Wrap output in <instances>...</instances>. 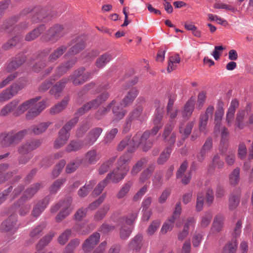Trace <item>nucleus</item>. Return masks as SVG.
Listing matches in <instances>:
<instances>
[{
    "label": "nucleus",
    "instance_id": "nucleus-52",
    "mask_svg": "<svg viewBox=\"0 0 253 253\" xmlns=\"http://www.w3.org/2000/svg\"><path fill=\"white\" fill-rule=\"evenodd\" d=\"M118 132V129L117 128H113L108 130L104 137V142L105 144L111 143L115 138L116 135Z\"/></svg>",
    "mask_w": 253,
    "mask_h": 253
},
{
    "label": "nucleus",
    "instance_id": "nucleus-3",
    "mask_svg": "<svg viewBox=\"0 0 253 253\" xmlns=\"http://www.w3.org/2000/svg\"><path fill=\"white\" fill-rule=\"evenodd\" d=\"M72 201V199L68 198L63 201L59 202L56 205L51 207L50 210L52 213H54L60 209V212L55 218L57 222H61L71 213L73 209V207L71 206Z\"/></svg>",
    "mask_w": 253,
    "mask_h": 253
},
{
    "label": "nucleus",
    "instance_id": "nucleus-42",
    "mask_svg": "<svg viewBox=\"0 0 253 253\" xmlns=\"http://www.w3.org/2000/svg\"><path fill=\"white\" fill-rule=\"evenodd\" d=\"M132 230L133 228L131 226H128V225H122L119 231L120 238L124 240H127L130 236Z\"/></svg>",
    "mask_w": 253,
    "mask_h": 253
},
{
    "label": "nucleus",
    "instance_id": "nucleus-49",
    "mask_svg": "<svg viewBox=\"0 0 253 253\" xmlns=\"http://www.w3.org/2000/svg\"><path fill=\"white\" fill-rule=\"evenodd\" d=\"M45 227V223H41L36 227L33 228L30 231V236L33 239L38 238L41 232Z\"/></svg>",
    "mask_w": 253,
    "mask_h": 253
},
{
    "label": "nucleus",
    "instance_id": "nucleus-53",
    "mask_svg": "<svg viewBox=\"0 0 253 253\" xmlns=\"http://www.w3.org/2000/svg\"><path fill=\"white\" fill-rule=\"evenodd\" d=\"M155 169V166L153 165L150 166L148 169L144 170L139 177V182L141 183H143L145 182L150 176L152 172Z\"/></svg>",
    "mask_w": 253,
    "mask_h": 253
},
{
    "label": "nucleus",
    "instance_id": "nucleus-4",
    "mask_svg": "<svg viewBox=\"0 0 253 253\" xmlns=\"http://www.w3.org/2000/svg\"><path fill=\"white\" fill-rule=\"evenodd\" d=\"M78 121V117H75L69 121L60 130L59 136L54 142V147L59 148L63 146L68 140L70 137L69 131Z\"/></svg>",
    "mask_w": 253,
    "mask_h": 253
},
{
    "label": "nucleus",
    "instance_id": "nucleus-2",
    "mask_svg": "<svg viewBox=\"0 0 253 253\" xmlns=\"http://www.w3.org/2000/svg\"><path fill=\"white\" fill-rule=\"evenodd\" d=\"M28 130L23 129L18 132L11 131L0 134V144L2 147H8L18 144L24 138Z\"/></svg>",
    "mask_w": 253,
    "mask_h": 253
},
{
    "label": "nucleus",
    "instance_id": "nucleus-26",
    "mask_svg": "<svg viewBox=\"0 0 253 253\" xmlns=\"http://www.w3.org/2000/svg\"><path fill=\"white\" fill-rule=\"evenodd\" d=\"M16 219L13 215L9 217L6 220L4 221L1 224L0 229L3 232H8L10 231L15 232L17 229L16 226Z\"/></svg>",
    "mask_w": 253,
    "mask_h": 253
},
{
    "label": "nucleus",
    "instance_id": "nucleus-32",
    "mask_svg": "<svg viewBox=\"0 0 253 253\" xmlns=\"http://www.w3.org/2000/svg\"><path fill=\"white\" fill-rule=\"evenodd\" d=\"M69 101V97H65L61 102L58 103L57 104L50 108V113L52 115L59 113L66 108Z\"/></svg>",
    "mask_w": 253,
    "mask_h": 253
},
{
    "label": "nucleus",
    "instance_id": "nucleus-16",
    "mask_svg": "<svg viewBox=\"0 0 253 253\" xmlns=\"http://www.w3.org/2000/svg\"><path fill=\"white\" fill-rule=\"evenodd\" d=\"M100 235L98 233H94L87 238L83 245V250L85 253L91 251L99 242Z\"/></svg>",
    "mask_w": 253,
    "mask_h": 253
},
{
    "label": "nucleus",
    "instance_id": "nucleus-29",
    "mask_svg": "<svg viewBox=\"0 0 253 253\" xmlns=\"http://www.w3.org/2000/svg\"><path fill=\"white\" fill-rule=\"evenodd\" d=\"M138 94V90L136 87L131 88L121 101V105L127 106L130 105Z\"/></svg>",
    "mask_w": 253,
    "mask_h": 253
},
{
    "label": "nucleus",
    "instance_id": "nucleus-38",
    "mask_svg": "<svg viewBox=\"0 0 253 253\" xmlns=\"http://www.w3.org/2000/svg\"><path fill=\"white\" fill-rule=\"evenodd\" d=\"M195 98L191 97L186 102L182 111L183 117H189L192 114L194 109Z\"/></svg>",
    "mask_w": 253,
    "mask_h": 253
},
{
    "label": "nucleus",
    "instance_id": "nucleus-17",
    "mask_svg": "<svg viewBox=\"0 0 253 253\" xmlns=\"http://www.w3.org/2000/svg\"><path fill=\"white\" fill-rule=\"evenodd\" d=\"M76 62L77 59L74 57L67 62L62 63L56 69V73L54 76L57 79L63 76L75 64Z\"/></svg>",
    "mask_w": 253,
    "mask_h": 253
},
{
    "label": "nucleus",
    "instance_id": "nucleus-7",
    "mask_svg": "<svg viewBox=\"0 0 253 253\" xmlns=\"http://www.w3.org/2000/svg\"><path fill=\"white\" fill-rule=\"evenodd\" d=\"M154 103L157 108L153 120L154 126L150 132V134L153 136L155 135L163 126L162 119L164 109V104L161 103L160 101L156 100Z\"/></svg>",
    "mask_w": 253,
    "mask_h": 253
},
{
    "label": "nucleus",
    "instance_id": "nucleus-46",
    "mask_svg": "<svg viewBox=\"0 0 253 253\" xmlns=\"http://www.w3.org/2000/svg\"><path fill=\"white\" fill-rule=\"evenodd\" d=\"M240 171L239 168H235L229 176V183L233 186L236 185L240 180Z\"/></svg>",
    "mask_w": 253,
    "mask_h": 253
},
{
    "label": "nucleus",
    "instance_id": "nucleus-30",
    "mask_svg": "<svg viewBox=\"0 0 253 253\" xmlns=\"http://www.w3.org/2000/svg\"><path fill=\"white\" fill-rule=\"evenodd\" d=\"M143 245V236L141 234L136 235L129 242L128 248L134 250L135 252L140 251Z\"/></svg>",
    "mask_w": 253,
    "mask_h": 253
},
{
    "label": "nucleus",
    "instance_id": "nucleus-64",
    "mask_svg": "<svg viewBox=\"0 0 253 253\" xmlns=\"http://www.w3.org/2000/svg\"><path fill=\"white\" fill-rule=\"evenodd\" d=\"M224 165V162L220 160L219 156L217 154L213 157L210 167H217L218 169H221L223 168Z\"/></svg>",
    "mask_w": 253,
    "mask_h": 253
},
{
    "label": "nucleus",
    "instance_id": "nucleus-6",
    "mask_svg": "<svg viewBox=\"0 0 253 253\" xmlns=\"http://www.w3.org/2000/svg\"><path fill=\"white\" fill-rule=\"evenodd\" d=\"M26 82L25 79H21L19 80L18 83L14 84L3 90L0 93V102H3L12 98L20 90L26 86Z\"/></svg>",
    "mask_w": 253,
    "mask_h": 253
},
{
    "label": "nucleus",
    "instance_id": "nucleus-41",
    "mask_svg": "<svg viewBox=\"0 0 253 253\" xmlns=\"http://www.w3.org/2000/svg\"><path fill=\"white\" fill-rule=\"evenodd\" d=\"M96 182L94 180H90L84 186L81 187L78 191V195L81 197H84L87 195L89 191L92 189Z\"/></svg>",
    "mask_w": 253,
    "mask_h": 253
},
{
    "label": "nucleus",
    "instance_id": "nucleus-58",
    "mask_svg": "<svg viewBox=\"0 0 253 253\" xmlns=\"http://www.w3.org/2000/svg\"><path fill=\"white\" fill-rule=\"evenodd\" d=\"M172 149L171 147H167L163 152L161 154L158 160V163L159 164H164L167 159L169 158L170 153H171Z\"/></svg>",
    "mask_w": 253,
    "mask_h": 253
},
{
    "label": "nucleus",
    "instance_id": "nucleus-27",
    "mask_svg": "<svg viewBox=\"0 0 253 253\" xmlns=\"http://www.w3.org/2000/svg\"><path fill=\"white\" fill-rule=\"evenodd\" d=\"M228 129L225 126L221 129V141L219 145V150L222 154L225 153L228 147Z\"/></svg>",
    "mask_w": 253,
    "mask_h": 253
},
{
    "label": "nucleus",
    "instance_id": "nucleus-24",
    "mask_svg": "<svg viewBox=\"0 0 253 253\" xmlns=\"http://www.w3.org/2000/svg\"><path fill=\"white\" fill-rule=\"evenodd\" d=\"M41 186L42 183L39 182L32 185L24 192L21 197V201L24 202L30 200L41 187Z\"/></svg>",
    "mask_w": 253,
    "mask_h": 253
},
{
    "label": "nucleus",
    "instance_id": "nucleus-59",
    "mask_svg": "<svg viewBox=\"0 0 253 253\" xmlns=\"http://www.w3.org/2000/svg\"><path fill=\"white\" fill-rule=\"evenodd\" d=\"M65 179H58L56 180L51 185L49 189V191L51 194L56 193L65 182Z\"/></svg>",
    "mask_w": 253,
    "mask_h": 253
},
{
    "label": "nucleus",
    "instance_id": "nucleus-50",
    "mask_svg": "<svg viewBox=\"0 0 253 253\" xmlns=\"http://www.w3.org/2000/svg\"><path fill=\"white\" fill-rule=\"evenodd\" d=\"M238 243L236 239H234L228 243L223 248L224 253H235L237 248Z\"/></svg>",
    "mask_w": 253,
    "mask_h": 253
},
{
    "label": "nucleus",
    "instance_id": "nucleus-20",
    "mask_svg": "<svg viewBox=\"0 0 253 253\" xmlns=\"http://www.w3.org/2000/svg\"><path fill=\"white\" fill-rule=\"evenodd\" d=\"M40 99L41 97H36L22 103L13 112L14 115L15 116H19L23 114L29 108H30V107L35 105V104Z\"/></svg>",
    "mask_w": 253,
    "mask_h": 253
},
{
    "label": "nucleus",
    "instance_id": "nucleus-12",
    "mask_svg": "<svg viewBox=\"0 0 253 253\" xmlns=\"http://www.w3.org/2000/svg\"><path fill=\"white\" fill-rule=\"evenodd\" d=\"M84 68H80L76 70L72 75L68 78H69V80H71L75 85L81 84L86 81L90 76V74L89 73L84 74Z\"/></svg>",
    "mask_w": 253,
    "mask_h": 253
},
{
    "label": "nucleus",
    "instance_id": "nucleus-56",
    "mask_svg": "<svg viewBox=\"0 0 253 253\" xmlns=\"http://www.w3.org/2000/svg\"><path fill=\"white\" fill-rule=\"evenodd\" d=\"M115 160V157L110 158L108 161L103 163L98 169V172L100 174H104L109 169L110 166L112 165Z\"/></svg>",
    "mask_w": 253,
    "mask_h": 253
},
{
    "label": "nucleus",
    "instance_id": "nucleus-10",
    "mask_svg": "<svg viewBox=\"0 0 253 253\" xmlns=\"http://www.w3.org/2000/svg\"><path fill=\"white\" fill-rule=\"evenodd\" d=\"M150 135V132L145 131L143 134L138 133L132 138L133 149H136L139 144L144 145L143 150L147 151L152 145V143L149 140L147 141Z\"/></svg>",
    "mask_w": 253,
    "mask_h": 253
},
{
    "label": "nucleus",
    "instance_id": "nucleus-9",
    "mask_svg": "<svg viewBox=\"0 0 253 253\" xmlns=\"http://www.w3.org/2000/svg\"><path fill=\"white\" fill-rule=\"evenodd\" d=\"M67 33L62 25L57 24L51 27L46 32L45 36L46 41L55 42Z\"/></svg>",
    "mask_w": 253,
    "mask_h": 253
},
{
    "label": "nucleus",
    "instance_id": "nucleus-5",
    "mask_svg": "<svg viewBox=\"0 0 253 253\" xmlns=\"http://www.w3.org/2000/svg\"><path fill=\"white\" fill-rule=\"evenodd\" d=\"M67 47L65 45H61L54 50L48 56L47 62L53 63L56 61L66 51ZM46 61L40 60L38 61L34 66L33 70L36 72H40L42 69L46 66Z\"/></svg>",
    "mask_w": 253,
    "mask_h": 253
},
{
    "label": "nucleus",
    "instance_id": "nucleus-44",
    "mask_svg": "<svg viewBox=\"0 0 253 253\" xmlns=\"http://www.w3.org/2000/svg\"><path fill=\"white\" fill-rule=\"evenodd\" d=\"M84 144V141H72L66 147V150L68 152L76 151L82 149Z\"/></svg>",
    "mask_w": 253,
    "mask_h": 253
},
{
    "label": "nucleus",
    "instance_id": "nucleus-63",
    "mask_svg": "<svg viewBox=\"0 0 253 253\" xmlns=\"http://www.w3.org/2000/svg\"><path fill=\"white\" fill-rule=\"evenodd\" d=\"M247 153V149L244 142H241L238 145V156L241 159H244Z\"/></svg>",
    "mask_w": 253,
    "mask_h": 253
},
{
    "label": "nucleus",
    "instance_id": "nucleus-57",
    "mask_svg": "<svg viewBox=\"0 0 253 253\" xmlns=\"http://www.w3.org/2000/svg\"><path fill=\"white\" fill-rule=\"evenodd\" d=\"M194 124V122H191L188 123L185 126L183 124L180 125L179 126L180 133L186 136L189 135L191 133Z\"/></svg>",
    "mask_w": 253,
    "mask_h": 253
},
{
    "label": "nucleus",
    "instance_id": "nucleus-36",
    "mask_svg": "<svg viewBox=\"0 0 253 253\" xmlns=\"http://www.w3.org/2000/svg\"><path fill=\"white\" fill-rule=\"evenodd\" d=\"M113 58L112 55L105 53L100 56L96 61V66L98 68H102L106 66Z\"/></svg>",
    "mask_w": 253,
    "mask_h": 253
},
{
    "label": "nucleus",
    "instance_id": "nucleus-60",
    "mask_svg": "<svg viewBox=\"0 0 253 253\" xmlns=\"http://www.w3.org/2000/svg\"><path fill=\"white\" fill-rule=\"evenodd\" d=\"M80 163L81 160L78 159L71 161L66 167V172L68 173H71L74 172L77 169Z\"/></svg>",
    "mask_w": 253,
    "mask_h": 253
},
{
    "label": "nucleus",
    "instance_id": "nucleus-62",
    "mask_svg": "<svg viewBox=\"0 0 253 253\" xmlns=\"http://www.w3.org/2000/svg\"><path fill=\"white\" fill-rule=\"evenodd\" d=\"M212 217L211 213H206L204 214L201 217L200 226L203 228L208 226L211 222Z\"/></svg>",
    "mask_w": 253,
    "mask_h": 253
},
{
    "label": "nucleus",
    "instance_id": "nucleus-35",
    "mask_svg": "<svg viewBox=\"0 0 253 253\" xmlns=\"http://www.w3.org/2000/svg\"><path fill=\"white\" fill-rule=\"evenodd\" d=\"M45 30L44 25H41L37 28L34 29L32 32L29 33L25 36V40L31 41L37 38Z\"/></svg>",
    "mask_w": 253,
    "mask_h": 253
},
{
    "label": "nucleus",
    "instance_id": "nucleus-48",
    "mask_svg": "<svg viewBox=\"0 0 253 253\" xmlns=\"http://www.w3.org/2000/svg\"><path fill=\"white\" fill-rule=\"evenodd\" d=\"M240 192L233 193L229 198V206L231 210L236 208L240 203Z\"/></svg>",
    "mask_w": 253,
    "mask_h": 253
},
{
    "label": "nucleus",
    "instance_id": "nucleus-39",
    "mask_svg": "<svg viewBox=\"0 0 253 253\" xmlns=\"http://www.w3.org/2000/svg\"><path fill=\"white\" fill-rule=\"evenodd\" d=\"M224 114V108H220V109H217L215 111L214 119L215 131H218L219 130L221 122L222 121Z\"/></svg>",
    "mask_w": 253,
    "mask_h": 253
},
{
    "label": "nucleus",
    "instance_id": "nucleus-23",
    "mask_svg": "<svg viewBox=\"0 0 253 253\" xmlns=\"http://www.w3.org/2000/svg\"><path fill=\"white\" fill-rule=\"evenodd\" d=\"M147 113L143 111V107L141 106L136 107L128 116L129 120L133 121H139L142 122L147 118Z\"/></svg>",
    "mask_w": 253,
    "mask_h": 253
},
{
    "label": "nucleus",
    "instance_id": "nucleus-19",
    "mask_svg": "<svg viewBox=\"0 0 253 253\" xmlns=\"http://www.w3.org/2000/svg\"><path fill=\"white\" fill-rule=\"evenodd\" d=\"M213 111L214 107L210 105L207 108L205 114L201 115L199 120V129L201 131H205L208 119L212 116Z\"/></svg>",
    "mask_w": 253,
    "mask_h": 253
},
{
    "label": "nucleus",
    "instance_id": "nucleus-15",
    "mask_svg": "<svg viewBox=\"0 0 253 253\" xmlns=\"http://www.w3.org/2000/svg\"><path fill=\"white\" fill-rule=\"evenodd\" d=\"M102 131V128L99 127L91 129L84 140V144L89 146L92 145L97 141Z\"/></svg>",
    "mask_w": 253,
    "mask_h": 253
},
{
    "label": "nucleus",
    "instance_id": "nucleus-21",
    "mask_svg": "<svg viewBox=\"0 0 253 253\" xmlns=\"http://www.w3.org/2000/svg\"><path fill=\"white\" fill-rule=\"evenodd\" d=\"M74 45L70 49L68 54L71 52L72 54H76L81 51L85 46V38L84 37H78L73 40Z\"/></svg>",
    "mask_w": 253,
    "mask_h": 253
},
{
    "label": "nucleus",
    "instance_id": "nucleus-45",
    "mask_svg": "<svg viewBox=\"0 0 253 253\" xmlns=\"http://www.w3.org/2000/svg\"><path fill=\"white\" fill-rule=\"evenodd\" d=\"M55 234L50 232L42 238L37 245L38 250H42L45 246H47L51 241Z\"/></svg>",
    "mask_w": 253,
    "mask_h": 253
},
{
    "label": "nucleus",
    "instance_id": "nucleus-14",
    "mask_svg": "<svg viewBox=\"0 0 253 253\" xmlns=\"http://www.w3.org/2000/svg\"><path fill=\"white\" fill-rule=\"evenodd\" d=\"M41 143L42 141L39 139L28 140L19 146L18 152L23 155L27 154L38 148Z\"/></svg>",
    "mask_w": 253,
    "mask_h": 253
},
{
    "label": "nucleus",
    "instance_id": "nucleus-22",
    "mask_svg": "<svg viewBox=\"0 0 253 253\" xmlns=\"http://www.w3.org/2000/svg\"><path fill=\"white\" fill-rule=\"evenodd\" d=\"M46 102V100H43L31 108L26 114L27 119H31L38 116L47 106Z\"/></svg>",
    "mask_w": 253,
    "mask_h": 253
},
{
    "label": "nucleus",
    "instance_id": "nucleus-8",
    "mask_svg": "<svg viewBox=\"0 0 253 253\" xmlns=\"http://www.w3.org/2000/svg\"><path fill=\"white\" fill-rule=\"evenodd\" d=\"M110 94L108 92H104L97 96L96 98L91 100L80 108L78 112V115H82L85 112L91 109L97 108L102 103L105 102L109 97Z\"/></svg>",
    "mask_w": 253,
    "mask_h": 253
},
{
    "label": "nucleus",
    "instance_id": "nucleus-18",
    "mask_svg": "<svg viewBox=\"0 0 253 253\" xmlns=\"http://www.w3.org/2000/svg\"><path fill=\"white\" fill-rule=\"evenodd\" d=\"M69 81V78H63L56 83L50 89L49 93L56 99L60 96V93Z\"/></svg>",
    "mask_w": 253,
    "mask_h": 253
},
{
    "label": "nucleus",
    "instance_id": "nucleus-25",
    "mask_svg": "<svg viewBox=\"0 0 253 253\" xmlns=\"http://www.w3.org/2000/svg\"><path fill=\"white\" fill-rule=\"evenodd\" d=\"M32 12L34 14L32 17V21L37 23L45 18L48 14L46 8H42L41 6H37L32 9Z\"/></svg>",
    "mask_w": 253,
    "mask_h": 253
},
{
    "label": "nucleus",
    "instance_id": "nucleus-31",
    "mask_svg": "<svg viewBox=\"0 0 253 253\" xmlns=\"http://www.w3.org/2000/svg\"><path fill=\"white\" fill-rule=\"evenodd\" d=\"M19 102V100L14 99L7 104L1 109L0 112V115L3 117L6 116L9 114L12 111H14Z\"/></svg>",
    "mask_w": 253,
    "mask_h": 253
},
{
    "label": "nucleus",
    "instance_id": "nucleus-1",
    "mask_svg": "<svg viewBox=\"0 0 253 253\" xmlns=\"http://www.w3.org/2000/svg\"><path fill=\"white\" fill-rule=\"evenodd\" d=\"M130 159V156L127 154L121 156L117 161V168L109 172L106 177L107 180L113 183H117L122 180L129 170L127 163Z\"/></svg>",
    "mask_w": 253,
    "mask_h": 253
},
{
    "label": "nucleus",
    "instance_id": "nucleus-11",
    "mask_svg": "<svg viewBox=\"0 0 253 253\" xmlns=\"http://www.w3.org/2000/svg\"><path fill=\"white\" fill-rule=\"evenodd\" d=\"M181 212V207L180 203H177L175 207L172 215L163 224L161 231L163 233H166L172 229L174 222L179 218Z\"/></svg>",
    "mask_w": 253,
    "mask_h": 253
},
{
    "label": "nucleus",
    "instance_id": "nucleus-28",
    "mask_svg": "<svg viewBox=\"0 0 253 253\" xmlns=\"http://www.w3.org/2000/svg\"><path fill=\"white\" fill-rule=\"evenodd\" d=\"M49 197H46L42 201L38 203L34 207L32 214L34 217L39 216L49 204Z\"/></svg>",
    "mask_w": 253,
    "mask_h": 253
},
{
    "label": "nucleus",
    "instance_id": "nucleus-40",
    "mask_svg": "<svg viewBox=\"0 0 253 253\" xmlns=\"http://www.w3.org/2000/svg\"><path fill=\"white\" fill-rule=\"evenodd\" d=\"M50 125V123L48 122L42 123L37 126H32L30 129L33 133L38 135L44 132Z\"/></svg>",
    "mask_w": 253,
    "mask_h": 253
},
{
    "label": "nucleus",
    "instance_id": "nucleus-47",
    "mask_svg": "<svg viewBox=\"0 0 253 253\" xmlns=\"http://www.w3.org/2000/svg\"><path fill=\"white\" fill-rule=\"evenodd\" d=\"M132 185V182L131 181H128L125 183L117 193V197L118 199H122L124 198L128 193Z\"/></svg>",
    "mask_w": 253,
    "mask_h": 253
},
{
    "label": "nucleus",
    "instance_id": "nucleus-54",
    "mask_svg": "<svg viewBox=\"0 0 253 253\" xmlns=\"http://www.w3.org/2000/svg\"><path fill=\"white\" fill-rule=\"evenodd\" d=\"M109 209V205H104L95 214L94 219L96 221L102 220L105 216Z\"/></svg>",
    "mask_w": 253,
    "mask_h": 253
},
{
    "label": "nucleus",
    "instance_id": "nucleus-43",
    "mask_svg": "<svg viewBox=\"0 0 253 253\" xmlns=\"http://www.w3.org/2000/svg\"><path fill=\"white\" fill-rule=\"evenodd\" d=\"M245 115L246 112L244 110L239 111L237 113L235 123L237 127L240 129H243L246 126L244 122Z\"/></svg>",
    "mask_w": 253,
    "mask_h": 253
},
{
    "label": "nucleus",
    "instance_id": "nucleus-55",
    "mask_svg": "<svg viewBox=\"0 0 253 253\" xmlns=\"http://www.w3.org/2000/svg\"><path fill=\"white\" fill-rule=\"evenodd\" d=\"M56 80L57 79L54 76L49 79L46 80L39 86V91L41 92H44L46 91Z\"/></svg>",
    "mask_w": 253,
    "mask_h": 253
},
{
    "label": "nucleus",
    "instance_id": "nucleus-37",
    "mask_svg": "<svg viewBox=\"0 0 253 253\" xmlns=\"http://www.w3.org/2000/svg\"><path fill=\"white\" fill-rule=\"evenodd\" d=\"M224 217L221 214L217 215L214 219L211 227V231L213 233L219 232L223 225Z\"/></svg>",
    "mask_w": 253,
    "mask_h": 253
},
{
    "label": "nucleus",
    "instance_id": "nucleus-13",
    "mask_svg": "<svg viewBox=\"0 0 253 253\" xmlns=\"http://www.w3.org/2000/svg\"><path fill=\"white\" fill-rule=\"evenodd\" d=\"M121 102H118L115 99L111 101L108 104L111 105L110 110H112L115 118L118 121L122 120L127 113V110L124 108L123 105H121Z\"/></svg>",
    "mask_w": 253,
    "mask_h": 253
},
{
    "label": "nucleus",
    "instance_id": "nucleus-33",
    "mask_svg": "<svg viewBox=\"0 0 253 253\" xmlns=\"http://www.w3.org/2000/svg\"><path fill=\"white\" fill-rule=\"evenodd\" d=\"M100 158L99 154L95 149L88 151L85 155V161L89 164H95Z\"/></svg>",
    "mask_w": 253,
    "mask_h": 253
},
{
    "label": "nucleus",
    "instance_id": "nucleus-61",
    "mask_svg": "<svg viewBox=\"0 0 253 253\" xmlns=\"http://www.w3.org/2000/svg\"><path fill=\"white\" fill-rule=\"evenodd\" d=\"M147 160L143 159L139 161L134 165L131 170V174L133 175L137 174L141 169L143 165L146 163Z\"/></svg>",
    "mask_w": 253,
    "mask_h": 253
},
{
    "label": "nucleus",
    "instance_id": "nucleus-34",
    "mask_svg": "<svg viewBox=\"0 0 253 253\" xmlns=\"http://www.w3.org/2000/svg\"><path fill=\"white\" fill-rule=\"evenodd\" d=\"M133 145L132 139H130V138L126 137L118 145L117 147V150L119 151H122L126 146H128L127 151L128 153H126L131 155L129 153H131L134 152L135 149H133L132 145ZM131 157V156H130Z\"/></svg>",
    "mask_w": 253,
    "mask_h": 253
},
{
    "label": "nucleus",
    "instance_id": "nucleus-51",
    "mask_svg": "<svg viewBox=\"0 0 253 253\" xmlns=\"http://www.w3.org/2000/svg\"><path fill=\"white\" fill-rule=\"evenodd\" d=\"M111 105H106L105 107L99 108L94 114V118L97 120H101L110 111Z\"/></svg>",
    "mask_w": 253,
    "mask_h": 253
}]
</instances>
